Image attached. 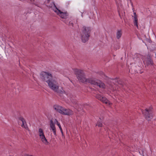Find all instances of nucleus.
Segmentation results:
<instances>
[{
    "label": "nucleus",
    "instance_id": "obj_1",
    "mask_svg": "<svg viewBox=\"0 0 156 156\" xmlns=\"http://www.w3.org/2000/svg\"><path fill=\"white\" fill-rule=\"evenodd\" d=\"M41 75L42 80L45 81L48 84L49 88L58 95L61 96L65 92L62 88L61 89H59V87L56 78L53 77L51 73L48 72H43Z\"/></svg>",
    "mask_w": 156,
    "mask_h": 156
},
{
    "label": "nucleus",
    "instance_id": "obj_2",
    "mask_svg": "<svg viewBox=\"0 0 156 156\" xmlns=\"http://www.w3.org/2000/svg\"><path fill=\"white\" fill-rule=\"evenodd\" d=\"M81 34V39L83 43H85L88 41L91 31V28L83 26Z\"/></svg>",
    "mask_w": 156,
    "mask_h": 156
},
{
    "label": "nucleus",
    "instance_id": "obj_3",
    "mask_svg": "<svg viewBox=\"0 0 156 156\" xmlns=\"http://www.w3.org/2000/svg\"><path fill=\"white\" fill-rule=\"evenodd\" d=\"M75 74L80 82L83 83H86L87 79L83 71L81 70L75 69H74Z\"/></svg>",
    "mask_w": 156,
    "mask_h": 156
},
{
    "label": "nucleus",
    "instance_id": "obj_4",
    "mask_svg": "<svg viewBox=\"0 0 156 156\" xmlns=\"http://www.w3.org/2000/svg\"><path fill=\"white\" fill-rule=\"evenodd\" d=\"M86 82L85 83H88L95 85L98 86L100 88H104L105 85L101 81L99 80H96L93 78H89L87 79Z\"/></svg>",
    "mask_w": 156,
    "mask_h": 156
},
{
    "label": "nucleus",
    "instance_id": "obj_5",
    "mask_svg": "<svg viewBox=\"0 0 156 156\" xmlns=\"http://www.w3.org/2000/svg\"><path fill=\"white\" fill-rule=\"evenodd\" d=\"M54 6L51 7L52 10L55 12L57 15H59L62 19H66L68 16L67 12H63L61 11L56 6L54 2H53Z\"/></svg>",
    "mask_w": 156,
    "mask_h": 156
},
{
    "label": "nucleus",
    "instance_id": "obj_6",
    "mask_svg": "<svg viewBox=\"0 0 156 156\" xmlns=\"http://www.w3.org/2000/svg\"><path fill=\"white\" fill-rule=\"evenodd\" d=\"M145 119L148 121H151L153 117V113L150 109H145L142 112Z\"/></svg>",
    "mask_w": 156,
    "mask_h": 156
},
{
    "label": "nucleus",
    "instance_id": "obj_7",
    "mask_svg": "<svg viewBox=\"0 0 156 156\" xmlns=\"http://www.w3.org/2000/svg\"><path fill=\"white\" fill-rule=\"evenodd\" d=\"M38 133L40 138L41 141L45 144L48 145L49 143L47 141L44 135L43 129L41 128H39L38 129Z\"/></svg>",
    "mask_w": 156,
    "mask_h": 156
},
{
    "label": "nucleus",
    "instance_id": "obj_8",
    "mask_svg": "<svg viewBox=\"0 0 156 156\" xmlns=\"http://www.w3.org/2000/svg\"><path fill=\"white\" fill-rule=\"evenodd\" d=\"M112 82L114 83L115 85L118 83L120 85H121L123 88H124V84L121 80L117 78L112 79Z\"/></svg>",
    "mask_w": 156,
    "mask_h": 156
},
{
    "label": "nucleus",
    "instance_id": "obj_9",
    "mask_svg": "<svg viewBox=\"0 0 156 156\" xmlns=\"http://www.w3.org/2000/svg\"><path fill=\"white\" fill-rule=\"evenodd\" d=\"M73 114V112L72 111L69 109H67L64 108L63 109V110L62 111V114L63 115H71Z\"/></svg>",
    "mask_w": 156,
    "mask_h": 156
},
{
    "label": "nucleus",
    "instance_id": "obj_10",
    "mask_svg": "<svg viewBox=\"0 0 156 156\" xmlns=\"http://www.w3.org/2000/svg\"><path fill=\"white\" fill-rule=\"evenodd\" d=\"M53 108L57 112L62 114L64 108L58 105H55Z\"/></svg>",
    "mask_w": 156,
    "mask_h": 156
},
{
    "label": "nucleus",
    "instance_id": "obj_11",
    "mask_svg": "<svg viewBox=\"0 0 156 156\" xmlns=\"http://www.w3.org/2000/svg\"><path fill=\"white\" fill-rule=\"evenodd\" d=\"M19 119L22 122V125L21 126L22 127H23L26 129L28 128L26 122L23 117L20 116L19 118Z\"/></svg>",
    "mask_w": 156,
    "mask_h": 156
},
{
    "label": "nucleus",
    "instance_id": "obj_12",
    "mask_svg": "<svg viewBox=\"0 0 156 156\" xmlns=\"http://www.w3.org/2000/svg\"><path fill=\"white\" fill-rule=\"evenodd\" d=\"M103 121L100 118H99V119L97 121L95 127L98 126L99 127H101L103 126Z\"/></svg>",
    "mask_w": 156,
    "mask_h": 156
},
{
    "label": "nucleus",
    "instance_id": "obj_13",
    "mask_svg": "<svg viewBox=\"0 0 156 156\" xmlns=\"http://www.w3.org/2000/svg\"><path fill=\"white\" fill-rule=\"evenodd\" d=\"M122 34V31L121 29L117 30L116 33V37L118 39H119Z\"/></svg>",
    "mask_w": 156,
    "mask_h": 156
},
{
    "label": "nucleus",
    "instance_id": "obj_14",
    "mask_svg": "<svg viewBox=\"0 0 156 156\" xmlns=\"http://www.w3.org/2000/svg\"><path fill=\"white\" fill-rule=\"evenodd\" d=\"M146 62L147 66L152 65L153 64L152 60L150 56H148L147 57Z\"/></svg>",
    "mask_w": 156,
    "mask_h": 156
},
{
    "label": "nucleus",
    "instance_id": "obj_15",
    "mask_svg": "<svg viewBox=\"0 0 156 156\" xmlns=\"http://www.w3.org/2000/svg\"><path fill=\"white\" fill-rule=\"evenodd\" d=\"M55 122H56V124L59 127V128L61 132V133L62 136H64L63 133V132L62 129L60 125V124L59 122L56 119H55Z\"/></svg>",
    "mask_w": 156,
    "mask_h": 156
},
{
    "label": "nucleus",
    "instance_id": "obj_16",
    "mask_svg": "<svg viewBox=\"0 0 156 156\" xmlns=\"http://www.w3.org/2000/svg\"><path fill=\"white\" fill-rule=\"evenodd\" d=\"M101 101L103 103H105L106 104H108L109 105H110V101L105 97H103Z\"/></svg>",
    "mask_w": 156,
    "mask_h": 156
},
{
    "label": "nucleus",
    "instance_id": "obj_17",
    "mask_svg": "<svg viewBox=\"0 0 156 156\" xmlns=\"http://www.w3.org/2000/svg\"><path fill=\"white\" fill-rule=\"evenodd\" d=\"M134 15L132 16V19L134 20V25L136 26V14L135 12H133Z\"/></svg>",
    "mask_w": 156,
    "mask_h": 156
},
{
    "label": "nucleus",
    "instance_id": "obj_18",
    "mask_svg": "<svg viewBox=\"0 0 156 156\" xmlns=\"http://www.w3.org/2000/svg\"><path fill=\"white\" fill-rule=\"evenodd\" d=\"M55 123H56V122H55V121L54 122L51 119L50 120V127L55 126Z\"/></svg>",
    "mask_w": 156,
    "mask_h": 156
},
{
    "label": "nucleus",
    "instance_id": "obj_19",
    "mask_svg": "<svg viewBox=\"0 0 156 156\" xmlns=\"http://www.w3.org/2000/svg\"><path fill=\"white\" fill-rule=\"evenodd\" d=\"M72 102L74 105V106L75 108H77L78 106V104L76 101H72Z\"/></svg>",
    "mask_w": 156,
    "mask_h": 156
},
{
    "label": "nucleus",
    "instance_id": "obj_20",
    "mask_svg": "<svg viewBox=\"0 0 156 156\" xmlns=\"http://www.w3.org/2000/svg\"><path fill=\"white\" fill-rule=\"evenodd\" d=\"M103 97H102V96L100 95V94H97L95 96V97L97 99H98L99 100L101 101V99H102V98Z\"/></svg>",
    "mask_w": 156,
    "mask_h": 156
},
{
    "label": "nucleus",
    "instance_id": "obj_21",
    "mask_svg": "<svg viewBox=\"0 0 156 156\" xmlns=\"http://www.w3.org/2000/svg\"><path fill=\"white\" fill-rule=\"evenodd\" d=\"M119 3H118L117 2H116L117 6L119 8L120 7H121L122 5L121 3L119 0Z\"/></svg>",
    "mask_w": 156,
    "mask_h": 156
},
{
    "label": "nucleus",
    "instance_id": "obj_22",
    "mask_svg": "<svg viewBox=\"0 0 156 156\" xmlns=\"http://www.w3.org/2000/svg\"><path fill=\"white\" fill-rule=\"evenodd\" d=\"M129 72L131 73V74H134L135 73H136V71H135L134 70H133V69H132V68H131V69H130L129 70Z\"/></svg>",
    "mask_w": 156,
    "mask_h": 156
},
{
    "label": "nucleus",
    "instance_id": "obj_23",
    "mask_svg": "<svg viewBox=\"0 0 156 156\" xmlns=\"http://www.w3.org/2000/svg\"><path fill=\"white\" fill-rule=\"evenodd\" d=\"M99 74L101 75L102 77H104L105 76V74L104 73L102 72H100L99 73Z\"/></svg>",
    "mask_w": 156,
    "mask_h": 156
},
{
    "label": "nucleus",
    "instance_id": "obj_24",
    "mask_svg": "<svg viewBox=\"0 0 156 156\" xmlns=\"http://www.w3.org/2000/svg\"><path fill=\"white\" fill-rule=\"evenodd\" d=\"M69 26L71 27H73V22L70 21L69 23Z\"/></svg>",
    "mask_w": 156,
    "mask_h": 156
},
{
    "label": "nucleus",
    "instance_id": "obj_25",
    "mask_svg": "<svg viewBox=\"0 0 156 156\" xmlns=\"http://www.w3.org/2000/svg\"><path fill=\"white\" fill-rule=\"evenodd\" d=\"M50 127L51 129L52 130V131H54V130H56V129L55 126H53V127Z\"/></svg>",
    "mask_w": 156,
    "mask_h": 156
},
{
    "label": "nucleus",
    "instance_id": "obj_26",
    "mask_svg": "<svg viewBox=\"0 0 156 156\" xmlns=\"http://www.w3.org/2000/svg\"><path fill=\"white\" fill-rule=\"evenodd\" d=\"M53 132L54 133V135L56 136H57V134H56V130H54V131H53Z\"/></svg>",
    "mask_w": 156,
    "mask_h": 156
},
{
    "label": "nucleus",
    "instance_id": "obj_27",
    "mask_svg": "<svg viewBox=\"0 0 156 156\" xmlns=\"http://www.w3.org/2000/svg\"><path fill=\"white\" fill-rule=\"evenodd\" d=\"M139 153L141 155H142V154H143V151H141V153L139 151Z\"/></svg>",
    "mask_w": 156,
    "mask_h": 156
},
{
    "label": "nucleus",
    "instance_id": "obj_28",
    "mask_svg": "<svg viewBox=\"0 0 156 156\" xmlns=\"http://www.w3.org/2000/svg\"><path fill=\"white\" fill-rule=\"evenodd\" d=\"M129 1L131 3V0H128V1Z\"/></svg>",
    "mask_w": 156,
    "mask_h": 156
},
{
    "label": "nucleus",
    "instance_id": "obj_29",
    "mask_svg": "<svg viewBox=\"0 0 156 156\" xmlns=\"http://www.w3.org/2000/svg\"><path fill=\"white\" fill-rule=\"evenodd\" d=\"M26 156H33V155H27Z\"/></svg>",
    "mask_w": 156,
    "mask_h": 156
},
{
    "label": "nucleus",
    "instance_id": "obj_30",
    "mask_svg": "<svg viewBox=\"0 0 156 156\" xmlns=\"http://www.w3.org/2000/svg\"><path fill=\"white\" fill-rule=\"evenodd\" d=\"M51 0H47L48 2H49Z\"/></svg>",
    "mask_w": 156,
    "mask_h": 156
},
{
    "label": "nucleus",
    "instance_id": "obj_31",
    "mask_svg": "<svg viewBox=\"0 0 156 156\" xmlns=\"http://www.w3.org/2000/svg\"><path fill=\"white\" fill-rule=\"evenodd\" d=\"M32 2L34 1V0H30Z\"/></svg>",
    "mask_w": 156,
    "mask_h": 156
},
{
    "label": "nucleus",
    "instance_id": "obj_32",
    "mask_svg": "<svg viewBox=\"0 0 156 156\" xmlns=\"http://www.w3.org/2000/svg\"><path fill=\"white\" fill-rule=\"evenodd\" d=\"M119 16L120 17V14L119 13Z\"/></svg>",
    "mask_w": 156,
    "mask_h": 156
},
{
    "label": "nucleus",
    "instance_id": "obj_33",
    "mask_svg": "<svg viewBox=\"0 0 156 156\" xmlns=\"http://www.w3.org/2000/svg\"><path fill=\"white\" fill-rule=\"evenodd\" d=\"M137 27H138V25L137 24Z\"/></svg>",
    "mask_w": 156,
    "mask_h": 156
}]
</instances>
